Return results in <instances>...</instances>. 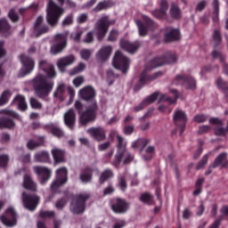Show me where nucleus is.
I'll use <instances>...</instances> for the list:
<instances>
[{
	"label": "nucleus",
	"mask_w": 228,
	"mask_h": 228,
	"mask_svg": "<svg viewBox=\"0 0 228 228\" xmlns=\"http://www.w3.org/2000/svg\"><path fill=\"white\" fill-rule=\"evenodd\" d=\"M176 61L177 55L172 52H167L162 56L154 57L150 60L144 70L141 73L138 82L134 87V92H140L147 83H151V81H155V79L163 76V71H157L152 75H149L150 70H152V69H158V67H163V65H172V63H175Z\"/></svg>",
	"instance_id": "1"
},
{
	"label": "nucleus",
	"mask_w": 228,
	"mask_h": 228,
	"mask_svg": "<svg viewBox=\"0 0 228 228\" xmlns=\"http://www.w3.org/2000/svg\"><path fill=\"white\" fill-rule=\"evenodd\" d=\"M78 95L86 102H91L79 118V124L81 126H88L90 122L97 120V111H99V105H97V101H95L97 94L93 86H86L79 90Z\"/></svg>",
	"instance_id": "2"
},
{
	"label": "nucleus",
	"mask_w": 228,
	"mask_h": 228,
	"mask_svg": "<svg viewBox=\"0 0 228 228\" xmlns=\"http://www.w3.org/2000/svg\"><path fill=\"white\" fill-rule=\"evenodd\" d=\"M31 85L34 94L42 101H48L47 97L51 95L54 88V81L49 80L45 75L37 74L32 80Z\"/></svg>",
	"instance_id": "3"
},
{
	"label": "nucleus",
	"mask_w": 228,
	"mask_h": 228,
	"mask_svg": "<svg viewBox=\"0 0 228 228\" xmlns=\"http://www.w3.org/2000/svg\"><path fill=\"white\" fill-rule=\"evenodd\" d=\"M63 8L54 3V0H49L46 5V22L51 28H56L61 15L64 13Z\"/></svg>",
	"instance_id": "4"
},
{
	"label": "nucleus",
	"mask_w": 228,
	"mask_h": 228,
	"mask_svg": "<svg viewBox=\"0 0 228 228\" xmlns=\"http://www.w3.org/2000/svg\"><path fill=\"white\" fill-rule=\"evenodd\" d=\"M90 199V194L80 193L77 194L72 200L69 209L73 215H83L86 209V200Z\"/></svg>",
	"instance_id": "5"
},
{
	"label": "nucleus",
	"mask_w": 228,
	"mask_h": 228,
	"mask_svg": "<svg viewBox=\"0 0 228 228\" xmlns=\"http://www.w3.org/2000/svg\"><path fill=\"white\" fill-rule=\"evenodd\" d=\"M142 19L144 21L136 20L135 24L138 28L140 37H147L149 31H154L158 28V24L149 16H143Z\"/></svg>",
	"instance_id": "6"
},
{
	"label": "nucleus",
	"mask_w": 228,
	"mask_h": 228,
	"mask_svg": "<svg viewBox=\"0 0 228 228\" xmlns=\"http://www.w3.org/2000/svg\"><path fill=\"white\" fill-rule=\"evenodd\" d=\"M69 171L67 167H61L56 170V180L51 185V191L53 194L61 193L60 188L68 181Z\"/></svg>",
	"instance_id": "7"
},
{
	"label": "nucleus",
	"mask_w": 228,
	"mask_h": 228,
	"mask_svg": "<svg viewBox=\"0 0 228 228\" xmlns=\"http://www.w3.org/2000/svg\"><path fill=\"white\" fill-rule=\"evenodd\" d=\"M110 26H111V20L108 16L102 17L94 26V29L96 31V37L99 42L104 38L110 29Z\"/></svg>",
	"instance_id": "8"
},
{
	"label": "nucleus",
	"mask_w": 228,
	"mask_h": 228,
	"mask_svg": "<svg viewBox=\"0 0 228 228\" xmlns=\"http://www.w3.org/2000/svg\"><path fill=\"white\" fill-rule=\"evenodd\" d=\"M20 60L22 63V68L19 72V77H26V76L31 74L32 70H35V60L24 53L20 54Z\"/></svg>",
	"instance_id": "9"
},
{
	"label": "nucleus",
	"mask_w": 228,
	"mask_h": 228,
	"mask_svg": "<svg viewBox=\"0 0 228 228\" xmlns=\"http://www.w3.org/2000/svg\"><path fill=\"white\" fill-rule=\"evenodd\" d=\"M112 65L118 70H121L122 74H127L129 70V59L122 54L121 51H117L113 58Z\"/></svg>",
	"instance_id": "10"
},
{
	"label": "nucleus",
	"mask_w": 228,
	"mask_h": 228,
	"mask_svg": "<svg viewBox=\"0 0 228 228\" xmlns=\"http://www.w3.org/2000/svg\"><path fill=\"white\" fill-rule=\"evenodd\" d=\"M118 144H117V152L114 156L113 160L111 161V166L118 168L124 159V155L126 154V143L124 142V137L117 135Z\"/></svg>",
	"instance_id": "11"
},
{
	"label": "nucleus",
	"mask_w": 228,
	"mask_h": 228,
	"mask_svg": "<svg viewBox=\"0 0 228 228\" xmlns=\"http://www.w3.org/2000/svg\"><path fill=\"white\" fill-rule=\"evenodd\" d=\"M110 208L116 215H125L129 211L130 204L126 199L113 198L110 200Z\"/></svg>",
	"instance_id": "12"
},
{
	"label": "nucleus",
	"mask_w": 228,
	"mask_h": 228,
	"mask_svg": "<svg viewBox=\"0 0 228 228\" xmlns=\"http://www.w3.org/2000/svg\"><path fill=\"white\" fill-rule=\"evenodd\" d=\"M23 206L28 211H35L40 204V197L37 194L27 193L23 191L21 194Z\"/></svg>",
	"instance_id": "13"
},
{
	"label": "nucleus",
	"mask_w": 228,
	"mask_h": 228,
	"mask_svg": "<svg viewBox=\"0 0 228 228\" xmlns=\"http://www.w3.org/2000/svg\"><path fill=\"white\" fill-rule=\"evenodd\" d=\"M173 122L175 126L179 128L180 135L182 136L186 129V122H188V116L183 110H176L174 112Z\"/></svg>",
	"instance_id": "14"
},
{
	"label": "nucleus",
	"mask_w": 228,
	"mask_h": 228,
	"mask_svg": "<svg viewBox=\"0 0 228 228\" xmlns=\"http://www.w3.org/2000/svg\"><path fill=\"white\" fill-rule=\"evenodd\" d=\"M0 222L5 227H15L17 225V212H15V209L12 207L8 208L5 210V215L0 216Z\"/></svg>",
	"instance_id": "15"
},
{
	"label": "nucleus",
	"mask_w": 228,
	"mask_h": 228,
	"mask_svg": "<svg viewBox=\"0 0 228 228\" xmlns=\"http://www.w3.org/2000/svg\"><path fill=\"white\" fill-rule=\"evenodd\" d=\"M175 81H176L178 85H183L186 90L197 89V80L191 75H176Z\"/></svg>",
	"instance_id": "16"
},
{
	"label": "nucleus",
	"mask_w": 228,
	"mask_h": 228,
	"mask_svg": "<svg viewBox=\"0 0 228 228\" xmlns=\"http://www.w3.org/2000/svg\"><path fill=\"white\" fill-rule=\"evenodd\" d=\"M94 172H99L97 166H86L81 169L79 179L84 184H88L94 179Z\"/></svg>",
	"instance_id": "17"
},
{
	"label": "nucleus",
	"mask_w": 228,
	"mask_h": 228,
	"mask_svg": "<svg viewBox=\"0 0 228 228\" xmlns=\"http://www.w3.org/2000/svg\"><path fill=\"white\" fill-rule=\"evenodd\" d=\"M55 45L51 47L52 54H60L67 47V34H57L55 36Z\"/></svg>",
	"instance_id": "18"
},
{
	"label": "nucleus",
	"mask_w": 228,
	"mask_h": 228,
	"mask_svg": "<svg viewBox=\"0 0 228 228\" xmlns=\"http://www.w3.org/2000/svg\"><path fill=\"white\" fill-rule=\"evenodd\" d=\"M181 40V30L172 27H167L164 33V42L166 44H172Z\"/></svg>",
	"instance_id": "19"
},
{
	"label": "nucleus",
	"mask_w": 228,
	"mask_h": 228,
	"mask_svg": "<svg viewBox=\"0 0 228 228\" xmlns=\"http://www.w3.org/2000/svg\"><path fill=\"white\" fill-rule=\"evenodd\" d=\"M49 33V26L44 23V16H38L34 24V34L37 37Z\"/></svg>",
	"instance_id": "20"
},
{
	"label": "nucleus",
	"mask_w": 228,
	"mask_h": 228,
	"mask_svg": "<svg viewBox=\"0 0 228 228\" xmlns=\"http://www.w3.org/2000/svg\"><path fill=\"white\" fill-rule=\"evenodd\" d=\"M39 70H42L46 74L47 77L53 79L56 77V70L54 69V65L49 62L47 60H42L38 62Z\"/></svg>",
	"instance_id": "21"
},
{
	"label": "nucleus",
	"mask_w": 228,
	"mask_h": 228,
	"mask_svg": "<svg viewBox=\"0 0 228 228\" xmlns=\"http://www.w3.org/2000/svg\"><path fill=\"white\" fill-rule=\"evenodd\" d=\"M34 172L40 177L41 184H45L51 179L52 171L49 167L36 166L34 167Z\"/></svg>",
	"instance_id": "22"
},
{
	"label": "nucleus",
	"mask_w": 228,
	"mask_h": 228,
	"mask_svg": "<svg viewBox=\"0 0 228 228\" xmlns=\"http://www.w3.org/2000/svg\"><path fill=\"white\" fill-rule=\"evenodd\" d=\"M167 12H168V2L167 0H161L159 9H155L151 13L155 19L164 20V19H167Z\"/></svg>",
	"instance_id": "23"
},
{
	"label": "nucleus",
	"mask_w": 228,
	"mask_h": 228,
	"mask_svg": "<svg viewBox=\"0 0 228 228\" xmlns=\"http://www.w3.org/2000/svg\"><path fill=\"white\" fill-rule=\"evenodd\" d=\"M159 97V92H155L151 94L150 96L146 97L139 105L134 107V111L138 113V111H142L144 108H147L149 104H152V102H156L158 98Z\"/></svg>",
	"instance_id": "24"
},
{
	"label": "nucleus",
	"mask_w": 228,
	"mask_h": 228,
	"mask_svg": "<svg viewBox=\"0 0 228 228\" xmlns=\"http://www.w3.org/2000/svg\"><path fill=\"white\" fill-rule=\"evenodd\" d=\"M76 61V57L73 54L64 56L57 61V67L61 72H65V69L72 65Z\"/></svg>",
	"instance_id": "25"
},
{
	"label": "nucleus",
	"mask_w": 228,
	"mask_h": 228,
	"mask_svg": "<svg viewBox=\"0 0 228 228\" xmlns=\"http://www.w3.org/2000/svg\"><path fill=\"white\" fill-rule=\"evenodd\" d=\"M64 124L69 129H71V131L76 127V111H74V109H69L64 114Z\"/></svg>",
	"instance_id": "26"
},
{
	"label": "nucleus",
	"mask_w": 228,
	"mask_h": 228,
	"mask_svg": "<svg viewBox=\"0 0 228 228\" xmlns=\"http://www.w3.org/2000/svg\"><path fill=\"white\" fill-rule=\"evenodd\" d=\"M89 134H92L97 142H104L106 140V130L104 128L98 126V127H91L87 130Z\"/></svg>",
	"instance_id": "27"
},
{
	"label": "nucleus",
	"mask_w": 228,
	"mask_h": 228,
	"mask_svg": "<svg viewBox=\"0 0 228 228\" xmlns=\"http://www.w3.org/2000/svg\"><path fill=\"white\" fill-rule=\"evenodd\" d=\"M51 154L53 156L54 165H60L61 163H65V161H66L65 151H63L61 149H58V148H53L51 151Z\"/></svg>",
	"instance_id": "28"
},
{
	"label": "nucleus",
	"mask_w": 228,
	"mask_h": 228,
	"mask_svg": "<svg viewBox=\"0 0 228 228\" xmlns=\"http://www.w3.org/2000/svg\"><path fill=\"white\" fill-rule=\"evenodd\" d=\"M213 168H228L227 152L220 153L214 160L212 164Z\"/></svg>",
	"instance_id": "29"
},
{
	"label": "nucleus",
	"mask_w": 228,
	"mask_h": 228,
	"mask_svg": "<svg viewBox=\"0 0 228 228\" xmlns=\"http://www.w3.org/2000/svg\"><path fill=\"white\" fill-rule=\"evenodd\" d=\"M22 186L24 190H28V191H37V183L29 174H25L23 175Z\"/></svg>",
	"instance_id": "30"
},
{
	"label": "nucleus",
	"mask_w": 228,
	"mask_h": 228,
	"mask_svg": "<svg viewBox=\"0 0 228 228\" xmlns=\"http://www.w3.org/2000/svg\"><path fill=\"white\" fill-rule=\"evenodd\" d=\"M120 47L121 49H124L127 53H131L132 54L136 53L138 49H140V43H131L126 40H121L120 41Z\"/></svg>",
	"instance_id": "31"
},
{
	"label": "nucleus",
	"mask_w": 228,
	"mask_h": 228,
	"mask_svg": "<svg viewBox=\"0 0 228 228\" xmlns=\"http://www.w3.org/2000/svg\"><path fill=\"white\" fill-rule=\"evenodd\" d=\"M170 94H173V98L167 94H161L159 102H168L169 104H175L177 99H179V93L175 89H171Z\"/></svg>",
	"instance_id": "32"
},
{
	"label": "nucleus",
	"mask_w": 228,
	"mask_h": 228,
	"mask_svg": "<svg viewBox=\"0 0 228 228\" xmlns=\"http://www.w3.org/2000/svg\"><path fill=\"white\" fill-rule=\"evenodd\" d=\"M112 51L113 48L110 45L103 46L97 53L96 58L100 60V61H106L107 60H110V56H111Z\"/></svg>",
	"instance_id": "33"
},
{
	"label": "nucleus",
	"mask_w": 228,
	"mask_h": 228,
	"mask_svg": "<svg viewBox=\"0 0 228 228\" xmlns=\"http://www.w3.org/2000/svg\"><path fill=\"white\" fill-rule=\"evenodd\" d=\"M115 173H113V169L106 168L101 173L98 183L99 184H104V183L110 181V179H113Z\"/></svg>",
	"instance_id": "34"
},
{
	"label": "nucleus",
	"mask_w": 228,
	"mask_h": 228,
	"mask_svg": "<svg viewBox=\"0 0 228 228\" xmlns=\"http://www.w3.org/2000/svg\"><path fill=\"white\" fill-rule=\"evenodd\" d=\"M45 129L46 131H50V133H52L53 136H56V138H63V135H64L63 130L60 126H57L54 124L45 125Z\"/></svg>",
	"instance_id": "35"
},
{
	"label": "nucleus",
	"mask_w": 228,
	"mask_h": 228,
	"mask_svg": "<svg viewBox=\"0 0 228 228\" xmlns=\"http://www.w3.org/2000/svg\"><path fill=\"white\" fill-rule=\"evenodd\" d=\"M34 159L37 163H51V157L46 151L36 153Z\"/></svg>",
	"instance_id": "36"
},
{
	"label": "nucleus",
	"mask_w": 228,
	"mask_h": 228,
	"mask_svg": "<svg viewBox=\"0 0 228 228\" xmlns=\"http://www.w3.org/2000/svg\"><path fill=\"white\" fill-rule=\"evenodd\" d=\"M169 14L171 19H175V20H181V17H183V12L181 11V7H179V5H177L176 4H171Z\"/></svg>",
	"instance_id": "37"
},
{
	"label": "nucleus",
	"mask_w": 228,
	"mask_h": 228,
	"mask_svg": "<svg viewBox=\"0 0 228 228\" xmlns=\"http://www.w3.org/2000/svg\"><path fill=\"white\" fill-rule=\"evenodd\" d=\"M12 127H15L13 118L8 117L0 118V129H12Z\"/></svg>",
	"instance_id": "38"
},
{
	"label": "nucleus",
	"mask_w": 228,
	"mask_h": 228,
	"mask_svg": "<svg viewBox=\"0 0 228 228\" xmlns=\"http://www.w3.org/2000/svg\"><path fill=\"white\" fill-rule=\"evenodd\" d=\"M53 97L59 99L61 102L65 101V84H61L57 86L56 91L53 93Z\"/></svg>",
	"instance_id": "39"
},
{
	"label": "nucleus",
	"mask_w": 228,
	"mask_h": 228,
	"mask_svg": "<svg viewBox=\"0 0 228 228\" xmlns=\"http://www.w3.org/2000/svg\"><path fill=\"white\" fill-rule=\"evenodd\" d=\"M14 101L18 102V109L20 111H26L28 110V103H26V97L22 94H18L14 98Z\"/></svg>",
	"instance_id": "40"
},
{
	"label": "nucleus",
	"mask_w": 228,
	"mask_h": 228,
	"mask_svg": "<svg viewBox=\"0 0 228 228\" xmlns=\"http://www.w3.org/2000/svg\"><path fill=\"white\" fill-rule=\"evenodd\" d=\"M139 200L143 204H148V206H151V204L154 202V198L151 193L143 192L141 194Z\"/></svg>",
	"instance_id": "41"
},
{
	"label": "nucleus",
	"mask_w": 228,
	"mask_h": 228,
	"mask_svg": "<svg viewBox=\"0 0 228 228\" xmlns=\"http://www.w3.org/2000/svg\"><path fill=\"white\" fill-rule=\"evenodd\" d=\"M206 183L205 178H200L195 183V190L193 191L194 197H197L198 195H200L202 193V185Z\"/></svg>",
	"instance_id": "42"
},
{
	"label": "nucleus",
	"mask_w": 228,
	"mask_h": 228,
	"mask_svg": "<svg viewBox=\"0 0 228 228\" xmlns=\"http://www.w3.org/2000/svg\"><path fill=\"white\" fill-rule=\"evenodd\" d=\"M213 20L214 22H218V17L220 15V3L218 0L213 1Z\"/></svg>",
	"instance_id": "43"
},
{
	"label": "nucleus",
	"mask_w": 228,
	"mask_h": 228,
	"mask_svg": "<svg viewBox=\"0 0 228 228\" xmlns=\"http://www.w3.org/2000/svg\"><path fill=\"white\" fill-rule=\"evenodd\" d=\"M44 145V137H39V142H37L35 140H29L27 142V148L29 151H33L34 149H37V147H40Z\"/></svg>",
	"instance_id": "44"
},
{
	"label": "nucleus",
	"mask_w": 228,
	"mask_h": 228,
	"mask_svg": "<svg viewBox=\"0 0 228 228\" xmlns=\"http://www.w3.org/2000/svg\"><path fill=\"white\" fill-rule=\"evenodd\" d=\"M113 4L110 1H103L98 3V4L94 8V12H102V10H108V8H111Z\"/></svg>",
	"instance_id": "45"
},
{
	"label": "nucleus",
	"mask_w": 228,
	"mask_h": 228,
	"mask_svg": "<svg viewBox=\"0 0 228 228\" xmlns=\"http://www.w3.org/2000/svg\"><path fill=\"white\" fill-rule=\"evenodd\" d=\"M11 97L12 92L10 90L6 89L5 91H4L0 97V106H4V104H6L10 101Z\"/></svg>",
	"instance_id": "46"
},
{
	"label": "nucleus",
	"mask_w": 228,
	"mask_h": 228,
	"mask_svg": "<svg viewBox=\"0 0 228 228\" xmlns=\"http://www.w3.org/2000/svg\"><path fill=\"white\" fill-rule=\"evenodd\" d=\"M228 133V120L226 123V127H222V126H216L214 128V134L216 136H227Z\"/></svg>",
	"instance_id": "47"
},
{
	"label": "nucleus",
	"mask_w": 228,
	"mask_h": 228,
	"mask_svg": "<svg viewBox=\"0 0 228 228\" xmlns=\"http://www.w3.org/2000/svg\"><path fill=\"white\" fill-rule=\"evenodd\" d=\"M69 202V198L67 196H64L61 199H59L55 203L56 209H59L61 211L65 206H67V203Z\"/></svg>",
	"instance_id": "48"
},
{
	"label": "nucleus",
	"mask_w": 228,
	"mask_h": 228,
	"mask_svg": "<svg viewBox=\"0 0 228 228\" xmlns=\"http://www.w3.org/2000/svg\"><path fill=\"white\" fill-rule=\"evenodd\" d=\"M155 151H156V148H154V146H149L145 151L146 154L142 155L143 160L151 161V159H152V156Z\"/></svg>",
	"instance_id": "49"
},
{
	"label": "nucleus",
	"mask_w": 228,
	"mask_h": 228,
	"mask_svg": "<svg viewBox=\"0 0 228 228\" xmlns=\"http://www.w3.org/2000/svg\"><path fill=\"white\" fill-rule=\"evenodd\" d=\"M212 38L214 42V47H218V45L222 44V34H220V31L215 30Z\"/></svg>",
	"instance_id": "50"
},
{
	"label": "nucleus",
	"mask_w": 228,
	"mask_h": 228,
	"mask_svg": "<svg viewBox=\"0 0 228 228\" xmlns=\"http://www.w3.org/2000/svg\"><path fill=\"white\" fill-rule=\"evenodd\" d=\"M86 69V65L84 62H79L77 67L73 68L70 70L71 76H76V74H79V72H83Z\"/></svg>",
	"instance_id": "51"
},
{
	"label": "nucleus",
	"mask_w": 228,
	"mask_h": 228,
	"mask_svg": "<svg viewBox=\"0 0 228 228\" xmlns=\"http://www.w3.org/2000/svg\"><path fill=\"white\" fill-rule=\"evenodd\" d=\"M11 28L10 23L6 20H0V33H8Z\"/></svg>",
	"instance_id": "52"
},
{
	"label": "nucleus",
	"mask_w": 228,
	"mask_h": 228,
	"mask_svg": "<svg viewBox=\"0 0 228 228\" xmlns=\"http://www.w3.org/2000/svg\"><path fill=\"white\" fill-rule=\"evenodd\" d=\"M208 161H209V154H206L202 157L196 166V169L200 170L201 168H204V167L208 165Z\"/></svg>",
	"instance_id": "53"
},
{
	"label": "nucleus",
	"mask_w": 228,
	"mask_h": 228,
	"mask_svg": "<svg viewBox=\"0 0 228 228\" xmlns=\"http://www.w3.org/2000/svg\"><path fill=\"white\" fill-rule=\"evenodd\" d=\"M10 163V156L6 154L0 155V168H6Z\"/></svg>",
	"instance_id": "54"
},
{
	"label": "nucleus",
	"mask_w": 228,
	"mask_h": 228,
	"mask_svg": "<svg viewBox=\"0 0 228 228\" xmlns=\"http://www.w3.org/2000/svg\"><path fill=\"white\" fill-rule=\"evenodd\" d=\"M208 118H209V117L206 114H197L194 116L193 120L197 122V124H202L208 122Z\"/></svg>",
	"instance_id": "55"
},
{
	"label": "nucleus",
	"mask_w": 228,
	"mask_h": 228,
	"mask_svg": "<svg viewBox=\"0 0 228 228\" xmlns=\"http://www.w3.org/2000/svg\"><path fill=\"white\" fill-rule=\"evenodd\" d=\"M30 106L33 110H42V103L37 98L31 97L29 100Z\"/></svg>",
	"instance_id": "56"
},
{
	"label": "nucleus",
	"mask_w": 228,
	"mask_h": 228,
	"mask_svg": "<svg viewBox=\"0 0 228 228\" xmlns=\"http://www.w3.org/2000/svg\"><path fill=\"white\" fill-rule=\"evenodd\" d=\"M80 56L82 60H85V61H88L90 58H92V50L90 49H83L80 51Z\"/></svg>",
	"instance_id": "57"
},
{
	"label": "nucleus",
	"mask_w": 228,
	"mask_h": 228,
	"mask_svg": "<svg viewBox=\"0 0 228 228\" xmlns=\"http://www.w3.org/2000/svg\"><path fill=\"white\" fill-rule=\"evenodd\" d=\"M0 113H2V115H7V117H12V118H17L18 120L20 118V116L13 110H2Z\"/></svg>",
	"instance_id": "58"
},
{
	"label": "nucleus",
	"mask_w": 228,
	"mask_h": 228,
	"mask_svg": "<svg viewBox=\"0 0 228 228\" xmlns=\"http://www.w3.org/2000/svg\"><path fill=\"white\" fill-rule=\"evenodd\" d=\"M56 216V213L54 211H49V210H43L39 213V216L41 218H53V216Z\"/></svg>",
	"instance_id": "59"
},
{
	"label": "nucleus",
	"mask_w": 228,
	"mask_h": 228,
	"mask_svg": "<svg viewBox=\"0 0 228 228\" xmlns=\"http://www.w3.org/2000/svg\"><path fill=\"white\" fill-rule=\"evenodd\" d=\"M124 156L123 165H129V163H132L133 159H134V155L131 154V152H127V150H126Z\"/></svg>",
	"instance_id": "60"
},
{
	"label": "nucleus",
	"mask_w": 228,
	"mask_h": 228,
	"mask_svg": "<svg viewBox=\"0 0 228 228\" xmlns=\"http://www.w3.org/2000/svg\"><path fill=\"white\" fill-rule=\"evenodd\" d=\"M8 17L12 22H19V14L15 12V9H11Z\"/></svg>",
	"instance_id": "61"
},
{
	"label": "nucleus",
	"mask_w": 228,
	"mask_h": 228,
	"mask_svg": "<svg viewBox=\"0 0 228 228\" xmlns=\"http://www.w3.org/2000/svg\"><path fill=\"white\" fill-rule=\"evenodd\" d=\"M222 222H224V216H219L218 218L212 224H210L208 228H220Z\"/></svg>",
	"instance_id": "62"
},
{
	"label": "nucleus",
	"mask_w": 228,
	"mask_h": 228,
	"mask_svg": "<svg viewBox=\"0 0 228 228\" xmlns=\"http://www.w3.org/2000/svg\"><path fill=\"white\" fill-rule=\"evenodd\" d=\"M84 44H92L94 42V32H88L83 39Z\"/></svg>",
	"instance_id": "63"
},
{
	"label": "nucleus",
	"mask_w": 228,
	"mask_h": 228,
	"mask_svg": "<svg viewBox=\"0 0 228 228\" xmlns=\"http://www.w3.org/2000/svg\"><path fill=\"white\" fill-rule=\"evenodd\" d=\"M127 225V223L125 220L116 221L112 226V228H124Z\"/></svg>",
	"instance_id": "64"
}]
</instances>
